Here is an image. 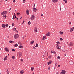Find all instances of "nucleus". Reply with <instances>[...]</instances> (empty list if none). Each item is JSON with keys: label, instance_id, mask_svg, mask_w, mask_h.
<instances>
[{"label": "nucleus", "instance_id": "1", "mask_svg": "<svg viewBox=\"0 0 74 74\" xmlns=\"http://www.w3.org/2000/svg\"><path fill=\"white\" fill-rule=\"evenodd\" d=\"M35 18V16H34V14L32 15L31 16L30 18L31 20H32V21H33V20Z\"/></svg>", "mask_w": 74, "mask_h": 74}, {"label": "nucleus", "instance_id": "2", "mask_svg": "<svg viewBox=\"0 0 74 74\" xmlns=\"http://www.w3.org/2000/svg\"><path fill=\"white\" fill-rule=\"evenodd\" d=\"M14 37L15 38H17L19 37V35L18 34H16L14 35Z\"/></svg>", "mask_w": 74, "mask_h": 74}, {"label": "nucleus", "instance_id": "3", "mask_svg": "<svg viewBox=\"0 0 74 74\" xmlns=\"http://www.w3.org/2000/svg\"><path fill=\"white\" fill-rule=\"evenodd\" d=\"M7 14V11H4L3 12L1 13V15H3V14Z\"/></svg>", "mask_w": 74, "mask_h": 74}, {"label": "nucleus", "instance_id": "4", "mask_svg": "<svg viewBox=\"0 0 74 74\" xmlns=\"http://www.w3.org/2000/svg\"><path fill=\"white\" fill-rule=\"evenodd\" d=\"M69 64H70V65H73L74 64V62H73V61H70L69 62Z\"/></svg>", "mask_w": 74, "mask_h": 74}, {"label": "nucleus", "instance_id": "5", "mask_svg": "<svg viewBox=\"0 0 74 74\" xmlns=\"http://www.w3.org/2000/svg\"><path fill=\"white\" fill-rule=\"evenodd\" d=\"M18 53L19 57H21L22 56V53L21 52H18Z\"/></svg>", "mask_w": 74, "mask_h": 74}, {"label": "nucleus", "instance_id": "6", "mask_svg": "<svg viewBox=\"0 0 74 74\" xmlns=\"http://www.w3.org/2000/svg\"><path fill=\"white\" fill-rule=\"evenodd\" d=\"M56 47L57 49H60L61 48V46H60L57 45L56 46Z\"/></svg>", "mask_w": 74, "mask_h": 74}, {"label": "nucleus", "instance_id": "7", "mask_svg": "<svg viewBox=\"0 0 74 74\" xmlns=\"http://www.w3.org/2000/svg\"><path fill=\"white\" fill-rule=\"evenodd\" d=\"M66 74V71H62V72H61V74Z\"/></svg>", "mask_w": 74, "mask_h": 74}, {"label": "nucleus", "instance_id": "8", "mask_svg": "<svg viewBox=\"0 0 74 74\" xmlns=\"http://www.w3.org/2000/svg\"><path fill=\"white\" fill-rule=\"evenodd\" d=\"M3 19H5L6 18V17H7V16H6V14H3Z\"/></svg>", "mask_w": 74, "mask_h": 74}, {"label": "nucleus", "instance_id": "9", "mask_svg": "<svg viewBox=\"0 0 74 74\" xmlns=\"http://www.w3.org/2000/svg\"><path fill=\"white\" fill-rule=\"evenodd\" d=\"M69 46H71L72 47L73 45V42H71L70 43L69 45Z\"/></svg>", "mask_w": 74, "mask_h": 74}, {"label": "nucleus", "instance_id": "10", "mask_svg": "<svg viewBox=\"0 0 74 74\" xmlns=\"http://www.w3.org/2000/svg\"><path fill=\"white\" fill-rule=\"evenodd\" d=\"M47 39V37L45 36H44L43 37L42 40H46Z\"/></svg>", "mask_w": 74, "mask_h": 74}, {"label": "nucleus", "instance_id": "11", "mask_svg": "<svg viewBox=\"0 0 74 74\" xmlns=\"http://www.w3.org/2000/svg\"><path fill=\"white\" fill-rule=\"evenodd\" d=\"M26 14H27V15H29V10H26Z\"/></svg>", "mask_w": 74, "mask_h": 74}, {"label": "nucleus", "instance_id": "12", "mask_svg": "<svg viewBox=\"0 0 74 74\" xmlns=\"http://www.w3.org/2000/svg\"><path fill=\"white\" fill-rule=\"evenodd\" d=\"M58 1V0H52V1L53 3H57Z\"/></svg>", "mask_w": 74, "mask_h": 74}, {"label": "nucleus", "instance_id": "13", "mask_svg": "<svg viewBox=\"0 0 74 74\" xmlns=\"http://www.w3.org/2000/svg\"><path fill=\"white\" fill-rule=\"evenodd\" d=\"M5 25L4 24H3L2 25V26L3 28H4V29H5Z\"/></svg>", "mask_w": 74, "mask_h": 74}, {"label": "nucleus", "instance_id": "14", "mask_svg": "<svg viewBox=\"0 0 74 74\" xmlns=\"http://www.w3.org/2000/svg\"><path fill=\"white\" fill-rule=\"evenodd\" d=\"M52 63V61H50L49 62H47V64L48 65H49L50 64H51Z\"/></svg>", "mask_w": 74, "mask_h": 74}, {"label": "nucleus", "instance_id": "15", "mask_svg": "<svg viewBox=\"0 0 74 74\" xmlns=\"http://www.w3.org/2000/svg\"><path fill=\"white\" fill-rule=\"evenodd\" d=\"M34 32L35 33H37V27H35L34 28Z\"/></svg>", "mask_w": 74, "mask_h": 74}, {"label": "nucleus", "instance_id": "16", "mask_svg": "<svg viewBox=\"0 0 74 74\" xmlns=\"http://www.w3.org/2000/svg\"><path fill=\"white\" fill-rule=\"evenodd\" d=\"M5 51H7V52H8V48H5Z\"/></svg>", "mask_w": 74, "mask_h": 74}, {"label": "nucleus", "instance_id": "17", "mask_svg": "<svg viewBox=\"0 0 74 74\" xmlns=\"http://www.w3.org/2000/svg\"><path fill=\"white\" fill-rule=\"evenodd\" d=\"M46 36H50V34L48 32L47 33Z\"/></svg>", "mask_w": 74, "mask_h": 74}, {"label": "nucleus", "instance_id": "18", "mask_svg": "<svg viewBox=\"0 0 74 74\" xmlns=\"http://www.w3.org/2000/svg\"><path fill=\"white\" fill-rule=\"evenodd\" d=\"M34 43V41L33 40L31 41L30 42V44H31V45H32V44H33Z\"/></svg>", "mask_w": 74, "mask_h": 74}, {"label": "nucleus", "instance_id": "19", "mask_svg": "<svg viewBox=\"0 0 74 74\" xmlns=\"http://www.w3.org/2000/svg\"><path fill=\"white\" fill-rule=\"evenodd\" d=\"M7 59V56H6L5 58H4V60H6Z\"/></svg>", "mask_w": 74, "mask_h": 74}, {"label": "nucleus", "instance_id": "20", "mask_svg": "<svg viewBox=\"0 0 74 74\" xmlns=\"http://www.w3.org/2000/svg\"><path fill=\"white\" fill-rule=\"evenodd\" d=\"M9 42H10V43H14V41H12L11 40Z\"/></svg>", "mask_w": 74, "mask_h": 74}, {"label": "nucleus", "instance_id": "21", "mask_svg": "<svg viewBox=\"0 0 74 74\" xmlns=\"http://www.w3.org/2000/svg\"><path fill=\"white\" fill-rule=\"evenodd\" d=\"M31 70L32 71H33V70H34V67H32L31 68Z\"/></svg>", "mask_w": 74, "mask_h": 74}, {"label": "nucleus", "instance_id": "22", "mask_svg": "<svg viewBox=\"0 0 74 74\" xmlns=\"http://www.w3.org/2000/svg\"><path fill=\"white\" fill-rule=\"evenodd\" d=\"M9 25L8 24H6L5 25V26L6 27H8V26Z\"/></svg>", "mask_w": 74, "mask_h": 74}, {"label": "nucleus", "instance_id": "23", "mask_svg": "<svg viewBox=\"0 0 74 74\" xmlns=\"http://www.w3.org/2000/svg\"><path fill=\"white\" fill-rule=\"evenodd\" d=\"M60 34H63V32H61L60 31Z\"/></svg>", "mask_w": 74, "mask_h": 74}, {"label": "nucleus", "instance_id": "24", "mask_svg": "<svg viewBox=\"0 0 74 74\" xmlns=\"http://www.w3.org/2000/svg\"><path fill=\"white\" fill-rule=\"evenodd\" d=\"M17 46H18V44H15L14 45V47H17Z\"/></svg>", "mask_w": 74, "mask_h": 74}, {"label": "nucleus", "instance_id": "25", "mask_svg": "<svg viewBox=\"0 0 74 74\" xmlns=\"http://www.w3.org/2000/svg\"><path fill=\"white\" fill-rule=\"evenodd\" d=\"M56 43H57V45H59V44H60V42H56Z\"/></svg>", "mask_w": 74, "mask_h": 74}, {"label": "nucleus", "instance_id": "26", "mask_svg": "<svg viewBox=\"0 0 74 74\" xmlns=\"http://www.w3.org/2000/svg\"><path fill=\"white\" fill-rule=\"evenodd\" d=\"M63 1H65V3H67V0H63Z\"/></svg>", "mask_w": 74, "mask_h": 74}, {"label": "nucleus", "instance_id": "27", "mask_svg": "<svg viewBox=\"0 0 74 74\" xmlns=\"http://www.w3.org/2000/svg\"><path fill=\"white\" fill-rule=\"evenodd\" d=\"M20 48H23V46H20L19 47Z\"/></svg>", "mask_w": 74, "mask_h": 74}, {"label": "nucleus", "instance_id": "28", "mask_svg": "<svg viewBox=\"0 0 74 74\" xmlns=\"http://www.w3.org/2000/svg\"><path fill=\"white\" fill-rule=\"evenodd\" d=\"M20 74H23V72L22 71H20Z\"/></svg>", "mask_w": 74, "mask_h": 74}, {"label": "nucleus", "instance_id": "29", "mask_svg": "<svg viewBox=\"0 0 74 74\" xmlns=\"http://www.w3.org/2000/svg\"><path fill=\"white\" fill-rule=\"evenodd\" d=\"M70 32H72V31H73V29H72V28H71L70 29Z\"/></svg>", "mask_w": 74, "mask_h": 74}, {"label": "nucleus", "instance_id": "30", "mask_svg": "<svg viewBox=\"0 0 74 74\" xmlns=\"http://www.w3.org/2000/svg\"><path fill=\"white\" fill-rule=\"evenodd\" d=\"M51 56H49V57H48V58H49V59H51Z\"/></svg>", "mask_w": 74, "mask_h": 74}, {"label": "nucleus", "instance_id": "31", "mask_svg": "<svg viewBox=\"0 0 74 74\" xmlns=\"http://www.w3.org/2000/svg\"><path fill=\"white\" fill-rule=\"evenodd\" d=\"M17 15H20V13H17Z\"/></svg>", "mask_w": 74, "mask_h": 74}, {"label": "nucleus", "instance_id": "32", "mask_svg": "<svg viewBox=\"0 0 74 74\" xmlns=\"http://www.w3.org/2000/svg\"><path fill=\"white\" fill-rule=\"evenodd\" d=\"M36 10H37V9H36V8L34 10V12H36Z\"/></svg>", "mask_w": 74, "mask_h": 74}, {"label": "nucleus", "instance_id": "33", "mask_svg": "<svg viewBox=\"0 0 74 74\" xmlns=\"http://www.w3.org/2000/svg\"><path fill=\"white\" fill-rule=\"evenodd\" d=\"M60 41H62L63 40V39L61 38H60Z\"/></svg>", "mask_w": 74, "mask_h": 74}, {"label": "nucleus", "instance_id": "34", "mask_svg": "<svg viewBox=\"0 0 74 74\" xmlns=\"http://www.w3.org/2000/svg\"><path fill=\"white\" fill-rule=\"evenodd\" d=\"M30 23H31L30 21H29V22L28 23V25H30Z\"/></svg>", "mask_w": 74, "mask_h": 74}, {"label": "nucleus", "instance_id": "35", "mask_svg": "<svg viewBox=\"0 0 74 74\" xmlns=\"http://www.w3.org/2000/svg\"><path fill=\"white\" fill-rule=\"evenodd\" d=\"M36 47H38V44H36Z\"/></svg>", "mask_w": 74, "mask_h": 74}, {"label": "nucleus", "instance_id": "36", "mask_svg": "<svg viewBox=\"0 0 74 74\" xmlns=\"http://www.w3.org/2000/svg\"><path fill=\"white\" fill-rule=\"evenodd\" d=\"M57 59H60V57L59 56H58L57 57Z\"/></svg>", "mask_w": 74, "mask_h": 74}, {"label": "nucleus", "instance_id": "37", "mask_svg": "<svg viewBox=\"0 0 74 74\" xmlns=\"http://www.w3.org/2000/svg\"><path fill=\"white\" fill-rule=\"evenodd\" d=\"M12 59H15V57L14 56H13L12 57Z\"/></svg>", "mask_w": 74, "mask_h": 74}, {"label": "nucleus", "instance_id": "38", "mask_svg": "<svg viewBox=\"0 0 74 74\" xmlns=\"http://www.w3.org/2000/svg\"><path fill=\"white\" fill-rule=\"evenodd\" d=\"M16 30V28H14L13 29V30Z\"/></svg>", "mask_w": 74, "mask_h": 74}, {"label": "nucleus", "instance_id": "39", "mask_svg": "<svg viewBox=\"0 0 74 74\" xmlns=\"http://www.w3.org/2000/svg\"><path fill=\"white\" fill-rule=\"evenodd\" d=\"M18 44H21V42H18Z\"/></svg>", "mask_w": 74, "mask_h": 74}, {"label": "nucleus", "instance_id": "40", "mask_svg": "<svg viewBox=\"0 0 74 74\" xmlns=\"http://www.w3.org/2000/svg\"><path fill=\"white\" fill-rule=\"evenodd\" d=\"M12 51H15V49H12Z\"/></svg>", "mask_w": 74, "mask_h": 74}, {"label": "nucleus", "instance_id": "41", "mask_svg": "<svg viewBox=\"0 0 74 74\" xmlns=\"http://www.w3.org/2000/svg\"><path fill=\"white\" fill-rule=\"evenodd\" d=\"M14 23H13L12 24V26H14Z\"/></svg>", "mask_w": 74, "mask_h": 74}, {"label": "nucleus", "instance_id": "42", "mask_svg": "<svg viewBox=\"0 0 74 74\" xmlns=\"http://www.w3.org/2000/svg\"><path fill=\"white\" fill-rule=\"evenodd\" d=\"M23 0V3H25V0Z\"/></svg>", "mask_w": 74, "mask_h": 74}, {"label": "nucleus", "instance_id": "43", "mask_svg": "<svg viewBox=\"0 0 74 74\" xmlns=\"http://www.w3.org/2000/svg\"><path fill=\"white\" fill-rule=\"evenodd\" d=\"M21 62H23V59H21Z\"/></svg>", "mask_w": 74, "mask_h": 74}, {"label": "nucleus", "instance_id": "44", "mask_svg": "<svg viewBox=\"0 0 74 74\" xmlns=\"http://www.w3.org/2000/svg\"><path fill=\"white\" fill-rule=\"evenodd\" d=\"M48 69H49V70H50V67H48Z\"/></svg>", "mask_w": 74, "mask_h": 74}, {"label": "nucleus", "instance_id": "45", "mask_svg": "<svg viewBox=\"0 0 74 74\" xmlns=\"http://www.w3.org/2000/svg\"><path fill=\"white\" fill-rule=\"evenodd\" d=\"M35 8H33V11H34V10H35Z\"/></svg>", "mask_w": 74, "mask_h": 74}, {"label": "nucleus", "instance_id": "46", "mask_svg": "<svg viewBox=\"0 0 74 74\" xmlns=\"http://www.w3.org/2000/svg\"><path fill=\"white\" fill-rule=\"evenodd\" d=\"M15 1H15V0H14L13 1V3H15Z\"/></svg>", "mask_w": 74, "mask_h": 74}, {"label": "nucleus", "instance_id": "47", "mask_svg": "<svg viewBox=\"0 0 74 74\" xmlns=\"http://www.w3.org/2000/svg\"><path fill=\"white\" fill-rule=\"evenodd\" d=\"M53 53H54V54H55V53H56V52L55 51L53 52Z\"/></svg>", "mask_w": 74, "mask_h": 74}, {"label": "nucleus", "instance_id": "48", "mask_svg": "<svg viewBox=\"0 0 74 74\" xmlns=\"http://www.w3.org/2000/svg\"><path fill=\"white\" fill-rule=\"evenodd\" d=\"M71 22H69V25H71Z\"/></svg>", "mask_w": 74, "mask_h": 74}, {"label": "nucleus", "instance_id": "49", "mask_svg": "<svg viewBox=\"0 0 74 74\" xmlns=\"http://www.w3.org/2000/svg\"><path fill=\"white\" fill-rule=\"evenodd\" d=\"M13 19H15V18L14 17V16H13V18H12Z\"/></svg>", "mask_w": 74, "mask_h": 74}, {"label": "nucleus", "instance_id": "50", "mask_svg": "<svg viewBox=\"0 0 74 74\" xmlns=\"http://www.w3.org/2000/svg\"><path fill=\"white\" fill-rule=\"evenodd\" d=\"M25 23V21H23V23Z\"/></svg>", "mask_w": 74, "mask_h": 74}, {"label": "nucleus", "instance_id": "51", "mask_svg": "<svg viewBox=\"0 0 74 74\" xmlns=\"http://www.w3.org/2000/svg\"><path fill=\"white\" fill-rule=\"evenodd\" d=\"M60 65H58V66L59 67H60Z\"/></svg>", "mask_w": 74, "mask_h": 74}, {"label": "nucleus", "instance_id": "52", "mask_svg": "<svg viewBox=\"0 0 74 74\" xmlns=\"http://www.w3.org/2000/svg\"><path fill=\"white\" fill-rule=\"evenodd\" d=\"M33 5H34V6H33V7H35V4H33Z\"/></svg>", "mask_w": 74, "mask_h": 74}, {"label": "nucleus", "instance_id": "53", "mask_svg": "<svg viewBox=\"0 0 74 74\" xmlns=\"http://www.w3.org/2000/svg\"><path fill=\"white\" fill-rule=\"evenodd\" d=\"M17 19V21H18V18H16V19Z\"/></svg>", "mask_w": 74, "mask_h": 74}, {"label": "nucleus", "instance_id": "54", "mask_svg": "<svg viewBox=\"0 0 74 74\" xmlns=\"http://www.w3.org/2000/svg\"><path fill=\"white\" fill-rule=\"evenodd\" d=\"M14 15L15 16V13H14Z\"/></svg>", "mask_w": 74, "mask_h": 74}, {"label": "nucleus", "instance_id": "55", "mask_svg": "<svg viewBox=\"0 0 74 74\" xmlns=\"http://www.w3.org/2000/svg\"><path fill=\"white\" fill-rule=\"evenodd\" d=\"M41 16H43V15H42V14H41Z\"/></svg>", "mask_w": 74, "mask_h": 74}, {"label": "nucleus", "instance_id": "56", "mask_svg": "<svg viewBox=\"0 0 74 74\" xmlns=\"http://www.w3.org/2000/svg\"><path fill=\"white\" fill-rule=\"evenodd\" d=\"M51 53H53V52H52V51H51Z\"/></svg>", "mask_w": 74, "mask_h": 74}, {"label": "nucleus", "instance_id": "57", "mask_svg": "<svg viewBox=\"0 0 74 74\" xmlns=\"http://www.w3.org/2000/svg\"><path fill=\"white\" fill-rule=\"evenodd\" d=\"M8 73V74H9V73L8 72V71H7Z\"/></svg>", "mask_w": 74, "mask_h": 74}, {"label": "nucleus", "instance_id": "58", "mask_svg": "<svg viewBox=\"0 0 74 74\" xmlns=\"http://www.w3.org/2000/svg\"><path fill=\"white\" fill-rule=\"evenodd\" d=\"M61 9H62V8H60V10H61Z\"/></svg>", "mask_w": 74, "mask_h": 74}, {"label": "nucleus", "instance_id": "59", "mask_svg": "<svg viewBox=\"0 0 74 74\" xmlns=\"http://www.w3.org/2000/svg\"><path fill=\"white\" fill-rule=\"evenodd\" d=\"M15 18L16 19L17 18H16V16H15Z\"/></svg>", "mask_w": 74, "mask_h": 74}, {"label": "nucleus", "instance_id": "60", "mask_svg": "<svg viewBox=\"0 0 74 74\" xmlns=\"http://www.w3.org/2000/svg\"><path fill=\"white\" fill-rule=\"evenodd\" d=\"M56 74H59V73H57Z\"/></svg>", "mask_w": 74, "mask_h": 74}, {"label": "nucleus", "instance_id": "61", "mask_svg": "<svg viewBox=\"0 0 74 74\" xmlns=\"http://www.w3.org/2000/svg\"><path fill=\"white\" fill-rule=\"evenodd\" d=\"M10 27H11V26H9V29H10Z\"/></svg>", "mask_w": 74, "mask_h": 74}, {"label": "nucleus", "instance_id": "62", "mask_svg": "<svg viewBox=\"0 0 74 74\" xmlns=\"http://www.w3.org/2000/svg\"><path fill=\"white\" fill-rule=\"evenodd\" d=\"M73 15H74V12H73Z\"/></svg>", "mask_w": 74, "mask_h": 74}, {"label": "nucleus", "instance_id": "63", "mask_svg": "<svg viewBox=\"0 0 74 74\" xmlns=\"http://www.w3.org/2000/svg\"><path fill=\"white\" fill-rule=\"evenodd\" d=\"M12 70H14V68H12Z\"/></svg>", "mask_w": 74, "mask_h": 74}, {"label": "nucleus", "instance_id": "64", "mask_svg": "<svg viewBox=\"0 0 74 74\" xmlns=\"http://www.w3.org/2000/svg\"><path fill=\"white\" fill-rule=\"evenodd\" d=\"M32 74H34V73H32Z\"/></svg>", "mask_w": 74, "mask_h": 74}]
</instances>
